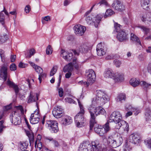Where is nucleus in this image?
Listing matches in <instances>:
<instances>
[{
    "label": "nucleus",
    "instance_id": "f257e3e1",
    "mask_svg": "<svg viewBox=\"0 0 151 151\" xmlns=\"http://www.w3.org/2000/svg\"><path fill=\"white\" fill-rule=\"evenodd\" d=\"M96 105L95 101H92V104L88 108L91 116L90 121V130H91L94 126L96 124L95 120L96 116L100 114H104L106 112L105 110L100 106L95 108V106Z\"/></svg>",
    "mask_w": 151,
    "mask_h": 151
},
{
    "label": "nucleus",
    "instance_id": "f03ea898",
    "mask_svg": "<svg viewBox=\"0 0 151 151\" xmlns=\"http://www.w3.org/2000/svg\"><path fill=\"white\" fill-rule=\"evenodd\" d=\"M109 100V97L104 92L101 90H97L96 91V104L103 105Z\"/></svg>",
    "mask_w": 151,
    "mask_h": 151
},
{
    "label": "nucleus",
    "instance_id": "7ed1b4c3",
    "mask_svg": "<svg viewBox=\"0 0 151 151\" xmlns=\"http://www.w3.org/2000/svg\"><path fill=\"white\" fill-rule=\"evenodd\" d=\"M104 75L105 77L112 78L115 82L122 81L124 79L123 75L119 73L114 74L112 70L110 68L106 69Z\"/></svg>",
    "mask_w": 151,
    "mask_h": 151
},
{
    "label": "nucleus",
    "instance_id": "20e7f679",
    "mask_svg": "<svg viewBox=\"0 0 151 151\" xmlns=\"http://www.w3.org/2000/svg\"><path fill=\"white\" fill-rule=\"evenodd\" d=\"M58 124L56 121L50 120L46 121L45 126L52 133H57L59 130Z\"/></svg>",
    "mask_w": 151,
    "mask_h": 151
},
{
    "label": "nucleus",
    "instance_id": "39448f33",
    "mask_svg": "<svg viewBox=\"0 0 151 151\" xmlns=\"http://www.w3.org/2000/svg\"><path fill=\"white\" fill-rule=\"evenodd\" d=\"M121 114L119 111H114L113 112L109 117V122H114L116 125L119 124L122 121Z\"/></svg>",
    "mask_w": 151,
    "mask_h": 151
},
{
    "label": "nucleus",
    "instance_id": "423d86ee",
    "mask_svg": "<svg viewBox=\"0 0 151 151\" xmlns=\"http://www.w3.org/2000/svg\"><path fill=\"white\" fill-rule=\"evenodd\" d=\"M122 138L119 136L116 139H114L112 137H109L107 141L108 144L113 148H115L120 146L123 142Z\"/></svg>",
    "mask_w": 151,
    "mask_h": 151
},
{
    "label": "nucleus",
    "instance_id": "0eeeda50",
    "mask_svg": "<svg viewBox=\"0 0 151 151\" xmlns=\"http://www.w3.org/2000/svg\"><path fill=\"white\" fill-rule=\"evenodd\" d=\"M8 65L4 64L1 66L0 70V79L4 81H6L8 77L7 74Z\"/></svg>",
    "mask_w": 151,
    "mask_h": 151
},
{
    "label": "nucleus",
    "instance_id": "6e6552de",
    "mask_svg": "<svg viewBox=\"0 0 151 151\" xmlns=\"http://www.w3.org/2000/svg\"><path fill=\"white\" fill-rule=\"evenodd\" d=\"M86 75L87 76V81L90 85H91L94 82L96 76L94 71L90 69L86 71Z\"/></svg>",
    "mask_w": 151,
    "mask_h": 151
},
{
    "label": "nucleus",
    "instance_id": "1a4fd4ad",
    "mask_svg": "<svg viewBox=\"0 0 151 151\" xmlns=\"http://www.w3.org/2000/svg\"><path fill=\"white\" fill-rule=\"evenodd\" d=\"M84 114L78 113L75 117V122L77 127H81L84 123Z\"/></svg>",
    "mask_w": 151,
    "mask_h": 151
},
{
    "label": "nucleus",
    "instance_id": "9d476101",
    "mask_svg": "<svg viewBox=\"0 0 151 151\" xmlns=\"http://www.w3.org/2000/svg\"><path fill=\"white\" fill-rule=\"evenodd\" d=\"M112 7L119 11H122L124 9V6L119 0H115L111 5Z\"/></svg>",
    "mask_w": 151,
    "mask_h": 151
},
{
    "label": "nucleus",
    "instance_id": "9b49d317",
    "mask_svg": "<svg viewBox=\"0 0 151 151\" xmlns=\"http://www.w3.org/2000/svg\"><path fill=\"white\" fill-rule=\"evenodd\" d=\"M128 34L122 30L118 33L116 38L119 42H123L128 40Z\"/></svg>",
    "mask_w": 151,
    "mask_h": 151
},
{
    "label": "nucleus",
    "instance_id": "f8f14e48",
    "mask_svg": "<svg viewBox=\"0 0 151 151\" xmlns=\"http://www.w3.org/2000/svg\"><path fill=\"white\" fill-rule=\"evenodd\" d=\"M38 96L37 93H35L32 92H31L29 96L28 97L27 103H31L33 102H36V106L38 108V103L37 101L38 100Z\"/></svg>",
    "mask_w": 151,
    "mask_h": 151
},
{
    "label": "nucleus",
    "instance_id": "ddd939ff",
    "mask_svg": "<svg viewBox=\"0 0 151 151\" xmlns=\"http://www.w3.org/2000/svg\"><path fill=\"white\" fill-rule=\"evenodd\" d=\"M85 27L78 24L75 25L74 27L75 32L76 35L82 36L86 30Z\"/></svg>",
    "mask_w": 151,
    "mask_h": 151
},
{
    "label": "nucleus",
    "instance_id": "4468645a",
    "mask_svg": "<svg viewBox=\"0 0 151 151\" xmlns=\"http://www.w3.org/2000/svg\"><path fill=\"white\" fill-rule=\"evenodd\" d=\"M129 140L130 142L135 144H138L140 142L139 136L135 133L129 135Z\"/></svg>",
    "mask_w": 151,
    "mask_h": 151
},
{
    "label": "nucleus",
    "instance_id": "2eb2a0df",
    "mask_svg": "<svg viewBox=\"0 0 151 151\" xmlns=\"http://www.w3.org/2000/svg\"><path fill=\"white\" fill-rule=\"evenodd\" d=\"M93 151H103L104 150L103 145L100 143L99 141L95 140L92 142Z\"/></svg>",
    "mask_w": 151,
    "mask_h": 151
},
{
    "label": "nucleus",
    "instance_id": "dca6fc26",
    "mask_svg": "<svg viewBox=\"0 0 151 151\" xmlns=\"http://www.w3.org/2000/svg\"><path fill=\"white\" fill-rule=\"evenodd\" d=\"M97 54L98 56H101L105 55L106 51L105 50V45L101 43L98 44L96 49Z\"/></svg>",
    "mask_w": 151,
    "mask_h": 151
},
{
    "label": "nucleus",
    "instance_id": "f3484780",
    "mask_svg": "<svg viewBox=\"0 0 151 151\" xmlns=\"http://www.w3.org/2000/svg\"><path fill=\"white\" fill-rule=\"evenodd\" d=\"M63 109L60 106L55 107L52 111L53 116L57 118H60L62 116Z\"/></svg>",
    "mask_w": 151,
    "mask_h": 151
},
{
    "label": "nucleus",
    "instance_id": "a211bd4d",
    "mask_svg": "<svg viewBox=\"0 0 151 151\" xmlns=\"http://www.w3.org/2000/svg\"><path fill=\"white\" fill-rule=\"evenodd\" d=\"M16 112H12L10 114V119L12 122L15 125H19L21 123V120L19 119V118L16 116Z\"/></svg>",
    "mask_w": 151,
    "mask_h": 151
},
{
    "label": "nucleus",
    "instance_id": "6ab92c4d",
    "mask_svg": "<svg viewBox=\"0 0 151 151\" xmlns=\"http://www.w3.org/2000/svg\"><path fill=\"white\" fill-rule=\"evenodd\" d=\"M87 47L85 45H81L79 47L77 50H73V52L75 55H78L79 53H85L87 51Z\"/></svg>",
    "mask_w": 151,
    "mask_h": 151
},
{
    "label": "nucleus",
    "instance_id": "aec40b11",
    "mask_svg": "<svg viewBox=\"0 0 151 151\" xmlns=\"http://www.w3.org/2000/svg\"><path fill=\"white\" fill-rule=\"evenodd\" d=\"M122 127L124 131L128 132L129 129V126L128 124L125 121L122 120L121 121L119 124H117L115 125V128L119 129Z\"/></svg>",
    "mask_w": 151,
    "mask_h": 151
},
{
    "label": "nucleus",
    "instance_id": "412c9836",
    "mask_svg": "<svg viewBox=\"0 0 151 151\" xmlns=\"http://www.w3.org/2000/svg\"><path fill=\"white\" fill-rule=\"evenodd\" d=\"M61 56L66 61H70L72 59L73 54L71 53H68L67 55V53L65 51L61 49Z\"/></svg>",
    "mask_w": 151,
    "mask_h": 151
},
{
    "label": "nucleus",
    "instance_id": "4be33fe9",
    "mask_svg": "<svg viewBox=\"0 0 151 151\" xmlns=\"http://www.w3.org/2000/svg\"><path fill=\"white\" fill-rule=\"evenodd\" d=\"M7 84L10 87L13 88L14 90L16 95H17L18 94L19 90V88L18 86L15 84L13 82L10 81L9 80L7 81Z\"/></svg>",
    "mask_w": 151,
    "mask_h": 151
},
{
    "label": "nucleus",
    "instance_id": "5701e85b",
    "mask_svg": "<svg viewBox=\"0 0 151 151\" xmlns=\"http://www.w3.org/2000/svg\"><path fill=\"white\" fill-rule=\"evenodd\" d=\"M101 127L99 125L95 126L94 129L95 132L100 136H103L105 133V129L103 128L100 127Z\"/></svg>",
    "mask_w": 151,
    "mask_h": 151
},
{
    "label": "nucleus",
    "instance_id": "b1692460",
    "mask_svg": "<svg viewBox=\"0 0 151 151\" xmlns=\"http://www.w3.org/2000/svg\"><path fill=\"white\" fill-rule=\"evenodd\" d=\"M72 122V119L71 117L66 116L63 119L62 124L64 126H66L71 124Z\"/></svg>",
    "mask_w": 151,
    "mask_h": 151
},
{
    "label": "nucleus",
    "instance_id": "393cba45",
    "mask_svg": "<svg viewBox=\"0 0 151 151\" xmlns=\"http://www.w3.org/2000/svg\"><path fill=\"white\" fill-rule=\"evenodd\" d=\"M89 13L90 12L88 11L86 13L85 15L87 16L86 18V20L88 24H90L92 23H93L94 19H93V18H94V17L93 15L92 14L87 15V14H89Z\"/></svg>",
    "mask_w": 151,
    "mask_h": 151
},
{
    "label": "nucleus",
    "instance_id": "a878e982",
    "mask_svg": "<svg viewBox=\"0 0 151 151\" xmlns=\"http://www.w3.org/2000/svg\"><path fill=\"white\" fill-rule=\"evenodd\" d=\"M103 15L99 14L97 15L96 17H94V25L96 27H97L98 25L103 17Z\"/></svg>",
    "mask_w": 151,
    "mask_h": 151
},
{
    "label": "nucleus",
    "instance_id": "bb28decb",
    "mask_svg": "<svg viewBox=\"0 0 151 151\" xmlns=\"http://www.w3.org/2000/svg\"><path fill=\"white\" fill-rule=\"evenodd\" d=\"M29 63L35 69L36 72L38 73L39 74L43 72V70L40 67L38 66L31 61L29 62Z\"/></svg>",
    "mask_w": 151,
    "mask_h": 151
},
{
    "label": "nucleus",
    "instance_id": "cd10ccee",
    "mask_svg": "<svg viewBox=\"0 0 151 151\" xmlns=\"http://www.w3.org/2000/svg\"><path fill=\"white\" fill-rule=\"evenodd\" d=\"M130 39L132 42L136 43L137 45H141V44L139 38L133 33H131V34Z\"/></svg>",
    "mask_w": 151,
    "mask_h": 151
},
{
    "label": "nucleus",
    "instance_id": "c85d7f7f",
    "mask_svg": "<svg viewBox=\"0 0 151 151\" xmlns=\"http://www.w3.org/2000/svg\"><path fill=\"white\" fill-rule=\"evenodd\" d=\"M150 2V0H141V5L143 9L147 10L149 9L148 5Z\"/></svg>",
    "mask_w": 151,
    "mask_h": 151
},
{
    "label": "nucleus",
    "instance_id": "c756f323",
    "mask_svg": "<svg viewBox=\"0 0 151 151\" xmlns=\"http://www.w3.org/2000/svg\"><path fill=\"white\" fill-rule=\"evenodd\" d=\"M73 69V66L72 63H70L65 66L63 71L64 72H72Z\"/></svg>",
    "mask_w": 151,
    "mask_h": 151
},
{
    "label": "nucleus",
    "instance_id": "7c9ffc66",
    "mask_svg": "<svg viewBox=\"0 0 151 151\" xmlns=\"http://www.w3.org/2000/svg\"><path fill=\"white\" fill-rule=\"evenodd\" d=\"M35 148L37 147L39 149V150L42 149L41 151H42L43 148V147H45L42 145L41 142H40V139L39 138H37L35 143Z\"/></svg>",
    "mask_w": 151,
    "mask_h": 151
},
{
    "label": "nucleus",
    "instance_id": "2f4dec72",
    "mask_svg": "<svg viewBox=\"0 0 151 151\" xmlns=\"http://www.w3.org/2000/svg\"><path fill=\"white\" fill-rule=\"evenodd\" d=\"M129 83L133 87H136L140 84L139 81L137 80L136 78H132L130 81Z\"/></svg>",
    "mask_w": 151,
    "mask_h": 151
},
{
    "label": "nucleus",
    "instance_id": "473e14b6",
    "mask_svg": "<svg viewBox=\"0 0 151 151\" xmlns=\"http://www.w3.org/2000/svg\"><path fill=\"white\" fill-rule=\"evenodd\" d=\"M140 85L145 90H147V89H150L151 88V84L147 83L144 81H142L140 82Z\"/></svg>",
    "mask_w": 151,
    "mask_h": 151
},
{
    "label": "nucleus",
    "instance_id": "72a5a7b5",
    "mask_svg": "<svg viewBox=\"0 0 151 151\" xmlns=\"http://www.w3.org/2000/svg\"><path fill=\"white\" fill-rule=\"evenodd\" d=\"M27 135L29 138L30 145L33 144L34 139V134L29 131L27 132Z\"/></svg>",
    "mask_w": 151,
    "mask_h": 151
},
{
    "label": "nucleus",
    "instance_id": "f704fd0d",
    "mask_svg": "<svg viewBox=\"0 0 151 151\" xmlns=\"http://www.w3.org/2000/svg\"><path fill=\"white\" fill-rule=\"evenodd\" d=\"M20 148L22 150H24L27 148L28 143L27 142H20L19 143Z\"/></svg>",
    "mask_w": 151,
    "mask_h": 151
},
{
    "label": "nucleus",
    "instance_id": "c9c22d12",
    "mask_svg": "<svg viewBox=\"0 0 151 151\" xmlns=\"http://www.w3.org/2000/svg\"><path fill=\"white\" fill-rule=\"evenodd\" d=\"M126 99V95L125 93L120 94L116 98V101L117 102L121 101L122 100L124 101Z\"/></svg>",
    "mask_w": 151,
    "mask_h": 151
},
{
    "label": "nucleus",
    "instance_id": "e433bc0d",
    "mask_svg": "<svg viewBox=\"0 0 151 151\" xmlns=\"http://www.w3.org/2000/svg\"><path fill=\"white\" fill-rule=\"evenodd\" d=\"M73 63L75 68L77 70L80 67V63L78 61L77 59L76 58L73 59Z\"/></svg>",
    "mask_w": 151,
    "mask_h": 151
},
{
    "label": "nucleus",
    "instance_id": "4c0bfd02",
    "mask_svg": "<svg viewBox=\"0 0 151 151\" xmlns=\"http://www.w3.org/2000/svg\"><path fill=\"white\" fill-rule=\"evenodd\" d=\"M114 13V12L111 9H108L105 12L104 17L106 18L109 16H110Z\"/></svg>",
    "mask_w": 151,
    "mask_h": 151
},
{
    "label": "nucleus",
    "instance_id": "58836bf2",
    "mask_svg": "<svg viewBox=\"0 0 151 151\" xmlns=\"http://www.w3.org/2000/svg\"><path fill=\"white\" fill-rule=\"evenodd\" d=\"M8 39V36L6 34L4 35L3 36H0V44L5 42Z\"/></svg>",
    "mask_w": 151,
    "mask_h": 151
},
{
    "label": "nucleus",
    "instance_id": "ea45409f",
    "mask_svg": "<svg viewBox=\"0 0 151 151\" xmlns=\"http://www.w3.org/2000/svg\"><path fill=\"white\" fill-rule=\"evenodd\" d=\"M78 104L79 106L80 111L78 113L79 114H84L85 111L83 105L81 104L80 101H78Z\"/></svg>",
    "mask_w": 151,
    "mask_h": 151
},
{
    "label": "nucleus",
    "instance_id": "a19ab883",
    "mask_svg": "<svg viewBox=\"0 0 151 151\" xmlns=\"http://www.w3.org/2000/svg\"><path fill=\"white\" fill-rule=\"evenodd\" d=\"M150 13L145 14H144L142 17V19L143 21H145L146 20L150 21Z\"/></svg>",
    "mask_w": 151,
    "mask_h": 151
},
{
    "label": "nucleus",
    "instance_id": "79ce46f5",
    "mask_svg": "<svg viewBox=\"0 0 151 151\" xmlns=\"http://www.w3.org/2000/svg\"><path fill=\"white\" fill-rule=\"evenodd\" d=\"M150 111L149 109H147L145 111V115L146 120H148L150 117Z\"/></svg>",
    "mask_w": 151,
    "mask_h": 151
},
{
    "label": "nucleus",
    "instance_id": "37998d69",
    "mask_svg": "<svg viewBox=\"0 0 151 151\" xmlns=\"http://www.w3.org/2000/svg\"><path fill=\"white\" fill-rule=\"evenodd\" d=\"M111 122H109V120H108V122L107 123H106L105 125L104 126V127L103 128L105 129V133L107 132H108L110 130V127H109V123Z\"/></svg>",
    "mask_w": 151,
    "mask_h": 151
},
{
    "label": "nucleus",
    "instance_id": "c03bdc74",
    "mask_svg": "<svg viewBox=\"0 0 151 151\" xmlns=\"http://www.w3.org/2000/svg\"><path fill=\"white\" fill-rule=\"evenodd\" d=\"M40 73V74L39 76L38 79L39 80L40 83L42 81V79L45 78L46 77L47 74L45 73H43V72Z\"/></svg>",
    "mask_w": 151,
    "mask_h": 151
},
{
    "label": "nucleus",
    "instance_id": "a18cd8bd",
    "mask_svg": "<svg viewBox=\"0 0 151 151\" xmlns=\"http://www.w3.org/2000/svg\"><path fill=\"white\" fill-rule=\"evenodd\" d=\"M31 116L32 117L36 118V119H37V120H38L40 121V116L38 114V111H35L33 113H32L31 114Z\"/></svg>",
    "mask_w": 151,
    "mask_h": 151
},
{
    "label": "nucleus",
    "instance_id": "49530a36",
    "mask_svg": "<svg viewBox=\"0 0 151 151\" xmlns=\"http://www.w3.org/2000/svg\"><path fill=\"white\" fill-rule=\"evenodd\" d=\"M29 119L30 123L32 124H37L39 121V120H37L36 118L32 117L31 116H30Z\"/></svg>",
    "mask_w": 151,
    "mask_h": 151
},
{
    "label": "nucleus",
    "instance_id": "de8ad7c7",
    "mask_svg": "<svg viewBox=\"0 0 151 151\" xmlns=\"http://www.w3.org/2000/svg\"><path fill=\"white\" fill-rule=\"evenodd\" d=\"M52 48L50 45H49L47 47L46 50V53L47 55H49L52 53Z\"/></svg>",
    "mask_w": 151,
    "mask_h": 151
},
{
    "label": "nucleus",
    "instance_id": "09e8293b",
    "mask_svg": "<svg viewBox=\"0 0 151 151\" xmlns=\"http://www.w3.org/2000/svg\"><path fill=\"white\" fill-rule=\"evenodd\" d=\"M0 23L2 25H4V14L2 13H0Z\"/></svg>",
    "mask_w": 151,
    "mask_h": 151
},
{
    "label": "nucleus",
    "instance_id": "8fccbe9b",
    "mask_svg": "<svg viewBox=\"0 0 151 151\" xmlns=\"http://www.w3.org/2000/svg\"><path fill=\"white\" fill-rule=\"evenodd\" d=\"M114 27L115 28V30L117 32H119L120 31V27L122 26L120 25L119 24H118L117 23H115L114 24Z\"/></svg>",
    "mask_w": 151,
    "mask_h": 151
},
{
    "label": "nucleus",
    "instance_id": "3c124183",
    "mask_svg": "<svg viewBox=\"0 0 151 151\" xmlns=\"http://www.w3.org/2000/svg\"><path fill=\"white\" fill-rule=\"evenodd\" d=\"M114 63L116 67H119L122 64L121 61L117 59L114 60Z\"/></svg>",
    "mask_w": 151,
    "mask_h": 151
},
{
    "label": "nucleus",
    "instance_id": "603ef678",
    "mask_svg": "<svg viewBox=\"0 0 151 151\" xmlns=\"http://www.w3.org/2000/svg\"><path fill=\"white\" fill-rule=\"evenodd\" d=\"M141 28L143 30L144 32H145V34L147 35L150 32V29L146 27H145L142 26H141Z\"/></svg>",
    "mask_w": 151,
    "mask_h": 151
},
{
    "label": "nucleus",
    "instance_id": "864d4df0",
    "mask_svg": "<svg viewBox=\"0 0 151 151\" xmlns=\"http://www.w3.org/2000/svg\"><path fill=\"white\" fill-rule=\"evenodd\" d=\"M78 84L80 85H83L85 87H88L90 84L88 82H83V81H81L78 82Z\"/></svg>",
    "mask_w": 151,
    "mask_h": 151
},
{
    "label": "nucleus",
    "instance_id": "5fc2aeb1",
    "mask_svg": "<svg viewBox=\"0 0 151 151\" xmlns=\"http://www.w3.org/2000/svg\"><path fill=\"white\" fill-rule=\"evenodd\" d=\"M57 71V69L54 67H53L50 72V76H53L55 73Z\"/></svg>",
    "mask_w": 151,
    "mask_h": 151
},
{
    "label": "nucleus",
    "instance_id": "6e6d98bb",
    "mask_svg": "<svg viewBox=\"0 0 151 151\" xmlns=\"http://www.w3.org/2000/svg\"><path fill=\"white\" fill-rule=\"evenodd\" d=\"M145 143H147L148 148L151 149V139H148L145 141Z\"/></svg>",
    "mask_w": 151,
    "mask_h": 151
},
{
    "label": "nucleus",
    "instance_id": "4d7b16f0",
    "mask_svg": "<svg viewBox=\"0 0 151 151\" xmlns=\"http://www.w3.org/2000/svg\"><path fill=\"white\" fill-rule=\"evenodd\" d=\"M65 100L66 102L70 103H73L75 102L74 101L73 99L70 98L68 97L66 98L65 99Z\"/></svg>",
    "mask_w": 151,
    "mask_h": 151
},
{
    "label": "nucleus",
    "instance_id": "13d9d810",
    "mask_svg": "<svg viewBox=\"0 0 151 151\" xmlns=\"http://www.w3.org/2000/svg\"><path fill=\"white\" fill-rule=\"evenodd\" d=\"M58 94L60 97H62L63 96V91L62 88H60L58 89Z\"/></svg>",
    "mask_w": 151,
    "mask_h": 151
},
{
    "label": "nucleus",
    "instance_id": "bf43d9fd",
    "mask_svg": "<svg viewBox=\"0 0 151 151\" xmlns=\"http://www.w3.org/2000/svg\"><path fill=\"white\" fill-rule=\"evenodd\" d=\"M35 53V51L33 49H31L29 51L30 55H29L27 56V57L29 58H30L31 56L34 54Z\"/></svg>",
    "mask_w": 151,
    "mask_h": 151
},
{
    "label": "nucleus",
    "instance_id": "052dcab7",
    "mask_svg": "<svg viewBox=\"0 0 151 151\" xmlns=\"http://www.w3.org/2000/svg\"><path fill=\"white\" fill-rule=\"evenodd\" d=\"M16 66L14 63H12L10 66V69L12 71L16 70Z\"/></svg>",
    "mask_w": 151,
    "mask_h": 151
},
{
    "label": "nucleus",
    "instance_id": "680f3d73",
    "mask_svg": "<svg viewBox=\"0 0 151 151\" xmlns=\"http://www.w3.org/2000/svg\"><path fill=\"white\" fill-rule=\"evenodd\" d=\"M31 10L30 6L29 5H27L25 8L24 11L27 13L29 12V11Z\"/></svg>",
    "mask_w": 151,
    "mask_h": 151
},
{
    "label": "nucleus",
    "instance_id": "e2e57ef3",
    "mask_svg": "<svg viewBox=\"0 0 151 151\" xmlns=\"http://www.w3.org/2000/svg\"><path fill=\"white\" fill-rule=\"evenodd\" d=\"M97 4H100V5L103 4L106 6H108V5L107 2L105 0H102L100 2L98 3Z\"/></svg>",
    "mask_w": 151,
    "mask_h": 151
},
{
    "label": "nucleus",
    "instance_id": "0e129e2a",
    "mask_svg": "<svg viewBox=\"0 0 151 151\" xmlns=\"http://www.w3.org/2000/svg\"><path fill=\"white\" fill-rule=\"evenodd\" d=\"M17 108L19 110L21 111V113L23 114L24 113V110L22 106H17Z\"/></svg>",
    "mask_w": 151,
    "mask_h": 151
},
{
    "label": "nucleus",
    "instance_id": "69168bd1",
    "mask_svg": "<svg viewBox=\"0 0 151 151\" xmlns=\"http://www.w3.org/2000/svg\"><path fill=\"white\" fill-rule=\"evenodd\" d=\"M16 58V55H12L10 59L12 62H14Z\"/></svg>",
    "mask_w": 151,
    "mask_h": 151
},
{
    "label": "nucleus",
    "instance_id": "338daca9",
    "mask_svg": "<svg viewBox=\"0 0 151 151\" xmlns=\"http://www.w3.org/2000/svg\"><path fill=\"white\" fill-rule=\"evenodd\" d=\"M74 37L72 35H70L67 38L68 40L70 41H73L74 40Z\"/></svg>",
    "mask_w": 151,
    "mask_h": 151
},
{
    "label": "nucleus",
    "instance_id": "774afa93",
    "mask_svg": "<svg viewBox=\"0 0 151 151\" xmlns=\"http://www.w3.org/2000/svg\"><path fill=\"white\" fill-rule=\"evenodd\" d=\"M68 73H67L65 75V77L66 78H68L70 77L71 76V72H67Z\"/></svg>",
    "mask_w": 151,
    "mask_h": 151
}]
</instances>
